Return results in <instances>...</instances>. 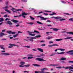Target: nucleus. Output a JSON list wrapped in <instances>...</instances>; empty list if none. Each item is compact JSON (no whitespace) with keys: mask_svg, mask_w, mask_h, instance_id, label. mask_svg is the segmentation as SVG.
<instances>
[{"mask_svg":"<svg viewBox=\"0 0 73 73\" xmlns=\"http://www.w3.org/2000/svg\"><path fill=\"white\" fill-rule=\"evenodd\" d=\"M63 40L62 39L60 38V39H56L55 40L56 41H61V40Z\"/></svg>","mask_w":73,"mask_h":73,"instance_id":"nucleus-20","label":"nucleus"},{"mask_svg":"<svg viewBox=\"0 0 73 73\" xmlns=\"http://www.w3.org/2000/svg\"><path fill=\"white\" fill-rule=\"evenodd\" d=\"M39 73H44V71H39L38 72Z\"/></svg>","mask_w":73,"mask_h":73,"instance_id":"nucleus-57","label":"nucleus"},{"mask_svg":"<svg viewBox=\"0 0 73 73\" xmlns=\"http://www.w3.org/2000/svg\"><path fill=\"white\" fill-rule=\"evenodd\" d=\"M18 33H23V32L20 31H18Z\"/></svg>","mask_w":73,"mask_h":73,"instance_id":"nucleus-61","label":"nucleus"},{"mask_svg":"<svg viewBox=\"0 0 73 73\" xmlns=\"http://www.w3.org/2000/svg\"><path fill=\"white\" fill-rule=\"evenodd\" d=\"M27 15H28V14L25 13L24 12L23 13H22V14L19 15V17H20V16H27Z\"/></svg>","mask_w":73,"mask_h":73,"instance_id":"nucleus-4","label":"nucleus"},{"mask_svg":"<svg viewBox=\"0 0 73 73\" xmlns=\"http://www.w3.org/2000/svg\"><path fill=\"white\" fill-rule=\"evenodd\" d=\"M9 45L10 46H9L8 47V48H13V46L15 45V44L10 43L9 44Z\"/></svg>","mask_w":73,"mask_h":73,"instance_id":"nucleus-7","label":"nucleus"},{"mask_svg":"<svg viewBox=\"0 0 73 73\" xmlns=\"http://www.w3.org/2000/svg\"><path fill=\"white\" fill-rule=\"evenodd\" d=\"M28 33H34V32L35 33H40L39 32H38L36 30H34L33 32H30V31H28Z\"/></svg>","mask_w":73,"mask_h":73,"instance_id":"nucleus-5","label":"nucleus"},{"mask_svg":"<svg viewBox=\"0 0 73 73\" xmlns=\"http://www.w3.org/2000/svg\"><path fill=\"white\" fill-rule=\"evenodd\" d=\"M20 64L21 65H23V66H24V65L25 64V62H20Z\"/></svg>","mask_w":73,"mask_h":73,"instance_id":"nucleus-17","label":"nucleus"},{"mask_svg":"<svg viewBox=\"0 0 73 73\" xmlns=\"http://www.w3.org/2000/svg\"><path fill=\"white\" fill-rule=\"evenodd\" d=\"M54 19H62L61 17H53Z\"/></svg>","mask_w":73,"mask_h":73,"instance_id":"nucleus-23","label":"nucleus"},{"mask_svg":"<svg viewBox=\"0 0 73 73\" xmlns=\"http://www.w3.org/2000/svg\"><path fill=\"white\" fill-rule=\"evenodd\" d=\"M61 2L62 3H63V4H66V2L64 1H61Z\"/></svg>","mask_w":73,"mask_h":73,"instance_id":"nucleus-41","label":"nucleus"},{"mask_svg":"<svg viewBox=\"0 0 73 73\" xmlns=\"http://www.w3.org/2000/svg\"><path fill=\"white\" fill-rule=\"evenodd\" d=\"M10 20V19H8V18H7L5 19V21H7V20Z\"/></svg>","mask_w":73,"mask_h":73,"instance_id":"nucleus-54","label":"nucleus"},{"mask_svg":"<svg viewBox=\"0 0 73 73\" xmlns=\"http://www.w3.org/2000/svg\"><path fill=\"white\" fill-rule=\"evenodd\" d=\"M72 37H68L67 38H64V39H66V40H68V39H70L71 38H72Z\"/></svg>","mask_w":73,"mask_h":73,"instance_id":"nucleus-28","label":"nucleus"},{"mask_svg":"<svg viewBox=\"0 0 73 73\" xmlns=\"http://www.w3.org/2000/svg\"><path fill=\"white\" fill-rule=\"evenodd\" d=\"M7 33H9V34H16V32H13L11 31H8L7 32Z\"/></svg>","mask_w":73,"mask_h":73,"instance_id":"nucleus-6","label":"nucleus"},{"mask_svg":"<svg viewBox=\"0 0 73 73\" xmlns=\"http://www.w3.org/2000/svg\"><path fill=\"white\" fill-rule=\"evenodd\" d=\"M73 20V18H71L69 19V20L70 21H72Z\"/></svg>","mask_w":73,"mask_h":73,"instance_id":"nucleus-58","label":"nucleus"},{"mask_svg":"<svg viewBox=\"0 0 73 73\" xmlns=\"http://www.w3.org/2000/svg\"><path fill=\"white\" fill-rule=\"evenodd\" d=\"M57 53H56V52H54V53H52V54L50 55V56H55L56 54H57Z\"/></svg>","mask_w":73,"mask_h":73,"instance_id":"nucleus-18","label":"nucleus"},{"mask_svg":"<svg viewBox=\"0 0 73 73\" xmlns=\"http://www.w3.org/2000/svg\"><path fill=\"white\" fill-rule=\"evenodd\" d=\"M43 15H45V16H47V15H48V14L46 13H44L43 14Z\"/></svg>","mask_w":73,"mask_h":73,"instance_id":"nucleus-51","label":"nucleus"},{"mask_svg":"<svg viewBox=\"0 0 73 73\" xmlns=\"http://www.w3.org/2000/svg\"><path fill=\"white\" fill-rule=\"evenodd\" d=\"M11 21L13 22L14 23H18V22H19V21L14 19L11 20Z\"/></svg>","mask_w":73,"mask_h":73,"instance_id":"nucleus-9","label":"nucleus"},{"mask_svg":"<svg viewBox=\"0 0 73 73\" xmlns=\"http://www.w3.org/2000/svg\"><path fill=\"white\" fill-rule=\"evenodd\" d=\"M48 70V69L47 68H43V69H41V71H43V70Z\"/></svg>","mask_w":73,"mask_h":73,"instance_id":"nucleus-34","label":"nucleus"},{"mask_svg":"<svg viewBox=\"0 0 73 73\" xmlns=\"http://www.w3.org/2000/svg\"><path fill=\"white\" fill-rule=\"evenodd\" d=\"M27 0H22V1L23 2H25V3L27 2Z\"/></svg>","mask_w":73,"mask_h":73,"instance_id":"nucleus-45","label":"nucleus"},{"mask_svg":"<svg viewBox=\"0 0 73 73\" xmlns=\"http://www.w3.org/2000/svg\"><path fill=\"white\" fill-rule=\"evenodd\" d=\"M48 46L49 47H51L53 46H58V45L57 44H54L51 45H48Z\"/></svg>","mask_w":73,"mask_h":73,"instance_id":"nucleus-10","label":"nucleus"},{"mask_svg":"<svg viewBox=\"0 0 73 73\" xmlns=\"http://www.w3.org/2000/svg\"><path fill=\"white\" fill-rule=\"evenodd\" d=\"M6 35H7L6 34H4V33L3 32H1L0 33V37H3V36Z\"/></svg>","mask_w":73,"mask_h":73,"instance_id":"nucleus-3","label":"nucleus"},{"mask_svg":"<svg viewBox=\"0 0 73 73\" xmlns=\"http://www.w3.org/2000/svg\"><path fill=\"white\" fill-rule=\"evenodd\" d=\"M53 38V36H48L47 37L46 39H47L48 40H50V39H52V38Z\"/></svg>","mask_w":73,"mask_h":73,"instance_id":"nucleus-21","label":"nucleus"},{"mask_svg":"<svg viewBox=\"0 0 73 73\" xmlns=\"http://www.w3.org/2000/svg\"><path fill=\"white\" fill-rule=\"evenodd\" d=\"M33 65L34 66H37V67H38L40 66V65L37 64H33Z\"/></svg>","mask_w":73,"mask_h":73,"instance_id":"nucleus-15","label":"nucleus"},{"mask_svg":"<svg viewBox=\"0 0 73 73\" xmlns=\"http://www.w3.org/2000/svg\"><path fill=\"white\" fill-rule=\"evenodd\" d=\"M4 21V19L3 18H0V22H2Z\"/></svg>","mask_w":73,"mask_h":73,"instance_id":"nucleus-29","label":"nucleus"},{"mask_svg":"<svg viewBox=\"0 0 73 73\" xmlns=\"http://www.w3.org/2000/svg\"><path fill=\"white\" fill-rule=\"evenodd\" d=\"M40 17V19H41V20H49V18H44L43 17H41V16H37V17L38 18V17Z\"/></svg>","mask_w":73,"mask_h":73,"instance_id":"nucleus-1","label":"nucleus"},{"mask_svg":"<svg viewBox=\"0 0 73 73\" xmlns=\"http://www.w3.org/2000/svg\"><path fill=\"white\" fill-rule=\"evenodd\" d=\"M38 57H41V56H45V54L43 53L40 54V56H37Z\"/></svg>","mask_w":73,"mask_h":73,"instance_id":"nucleus-16","label":"nucleus"},{"mask_svg":"<svg viewBox=\"0 0 73 73\" xmlns=\"http://www.w3.org/2000/svg\"><path fill=\"white\" fill-rule=\"evenodd\" d=\"M5 11H6V12H8V13H11V11L7 9H6L5 10Z\"/></svg>","mask_w":73,"mask_h":73,"instance_id":"nucleus-24","label":"nucleus"},{"mask_svg":"<svg viewBox=\"0 0 73 73\" xmlns=\"http://www.w3.org/2000/svg\"><path fill=\"white\" fill-rule=\"evenodd\" d=\"M22 11V9H16L15 11H13V12H16L17 11Z\"/></svg>","mask_w":73,"mask_h":73,"instance_id":"nucleus-14","label":"nucleus"},{"mask_svg":"<svg viewBox=\"0 0 73 73\" xmlns=\"http://www.w3.org/2000/svg\"><path fill=\"white\" fill-rule=\"evenodd\" d=\"M8 6H6L5 7H3V9H8Z\"/></svg>","mask_w":73,"mask_h":73,"instance_id":"nucleus-37","label":"nucleus"},{"mask_svg":"<svg viewBox=\"0 0 73 73\" xmlns=\"http://www.w3.org/2000/svg\"><path fill=\"white\" fill-rule=\"evenodd\" d=\"M56 68L58 69H61L62 67L61 66H59L56 67Z\"/></svg>","mask_w":73,"mask_h":73,"instance_id":"nucleus-47","label":"nucleus"},{"mask_svg":"<svg viewBox=\"0 0 73 73\" xmlns=\"http://www.w3.org/2000/svg\"><path fill=\"white\" fill-rule=\"evenodd\" d=\"M19 16H14V17H19Z\"/></svg>","mask_w":73,"mask_h":73,"instance_id":"nucleus-62","label":"nucleus"},{"mask_svg":"<svg viewBox=\"0 0 73 73\" xmlns=\"http://www.w3.org/2000/svg\"><path fill=\"white\" fill-rule=\"evenodd\" d=\"M66 19H59L60 21H64V20H65Z\"/></svg>","mask_w":73,"mask_h":73,"instance_id":"nucleus-43","label":"nucleus"},{"mask_svg":"<svg viewBox=\"0 0 73 73\" xmlns=\"http://www.w3.org/2000/svg\"><path fill=\"white\" fill-rule=\"evenodd\" d=\"M43 29H41V30H42V31H44V30H45L46 29V28L45 27H43Z\"/></svg>","mask_w":73,"mask_h":73,"instance_id":"nucleus-46","label":"nucleus"},{"mask_svg":"<svg viewBox=\"0 0 73 73\" xmlns=\"http://www.w3.org/2000/svg\"><path fill=\"white\" fill-rule=\"evenodd\" d=\"M68 62L69 63H73V61L70 60Z\"/></svg>","mask_w":73,"mask_h":73,"instance_id":"nucleus-48","label":"nucleus"},{"mask_svg":"<svg viewBox=\"0 0 73 73\" xmlns=\"http://www.w3.org/2000/svg\"><path fill=\"white\" fill-rule=\"evenodd\" d=\"M29 34L30 36H35V34H31V33H29Z\"/></svg>","mask_w":73,"mask_h":73,"instance_id":"nucleus-31","label":"nucleus"},{"mask_svg":"<svg viewBox=\"0 0 73 73\" xmlns=\"http://www.w3.org/2000/svg\"><path fill=\"white\" fill-rule=\"evenodd\" d=\"M38 72H39V71H35V73H39Z\"/></svg>","mask_w":73,"mask_h":73,"instance_id":"nucleus-63","label":"nucleus"},{"mask_svg":"<svg viewBox=\"0 0 73 73\" xmlns=\"http://www.w3.org/2000/svg\"><path fill=\"white\" fill-rule=\"evenodd\" d=\"M46 45L45 44H41V46H45Z\"/></svg>","mask_w":73,"mask_h":73,"instance_id":"nucleus-53","label":"nucleus"},{"mask_svg":"<svg viewBox=\"0 0 73 73\" xmlns=\"http://www.w3.org/2000/svg\"><path fill=\"white\" fill-rule=\"evenodd\" d=\"M47 23H51V21L49 20H48L46 21Z\"/></svg>","mask_w":73,"mask_h":73,"instance_id":"nucleus-50","label":"nucleus"},{"mask_svg":"<svg viewBox=\"0 0 73 73\" xmlns=\"http://www.w3.org/2000/svg\"><path fill=\"white\" fill-rule=\"evenodd\" d=\"M26 24H30V25H32L34 24V23L33 22L28 23L27 22Z\"/></svg>","mask_w":73,"mask_h":73,"instance_id":"nucleus-30","label":"nucleus"},{"mask_svg":"<svg viewBox=\"0 0 73 73\" xmlns=\"http://www.w3.org/2000/svg\"><path fill=\"white\" fill-rule=\"evenodd\" d=\"M23 72L24 73H25L26 72H27V73H29V71H23Z\"/></svg>","mask_w":73,"mask_h":73,"instance_id":"nucleus-56","label":"nucleus"},{"mask_svg":"<svg viewBox=\"0 0 73 73\" xmlns=\"http://www.w3.org/2000/svg\"><path fill=\"white\" fill-rule=\"evenodd\" d=\"M29 17H30L31 19V20H35V18L31 16H30Z\"/></svg>","mask_w":73,"mask_h":73,"instance_id":"nucleus-38","label":"nucleus"},{"mask_svg":"<svg viewBox=\"0 0 73 73\" xmlns=\"http://www.w3.org/2000/svg\"><path fill=\"white\" fill-rule=\"evenodd\" d=\"M7 23L8 24H9V25H13V23H12L10 21H7Z\"/></svg>","mask_w":73,"mask_h":73,"instance_id":"nucleus-11","label":"nucleus"},{"mask_svg":"<svg viewBox=\"0 0 73 73\" xmlns=\"http://www.w3.org/2000/svg\"><path fill=\"white\" fill-rule=\"evenodd\" d=\"M1 54H2L3 55H4V56H8V55H9V53H3Z\"/></svg>","mask_w":73,"mask_h":73,"instance_id":"nucleus-8","label":"nucleus"},{"mask_svg":"<svg viewBox=\"0 0 73 73\" xmlns=\"http://www.w3.org/2000/svg\"><path fill=\"white\" fill-rule=\"evenodd\" d=\"M7 15H5L3 16L4 17H7Z\"/></svg>","mask_w":73,"mask_h":73,"instance_id":"nucleus-59","label":"nucleus"},{"mask_svg":"<svg viewBox=\"0 0 73 73\" xmlns=\"http://www.w3.org/2000/svg\"><path fill=\"white\" fill-rule=\"evenodd\" d=\"M64 14H65V15H70V14L67 13H64Z\"/></svg>","mask_w":73,"mask_h":73,"instance_id":"nucleus-49","label":"nucleus"},{"mask_svg":"<svg viewBox=\"0 0 73 73\" xmlns=\"http://www.w3.org/2000/svg\"><path fill=\"white\" fill-rule=\"evenodd\" d=\"M33 58V56H29L27 58L28 60H30V59H32V58Z\"/></svg>","mask_w":73,"mask_h":73,"instance_id":"nucleus-33","label":"nucleus"},{"mask_svg":"<svg viewBox=\"0 0 73 73\" xmlns=\"http://www.w3.org/2000/svg\"><path fill=\"white\" fill-rule=\"evenodd\" d=\"M11 8L12 9H11V11H13V12L14 10H15V11H16V9H15V8L13 7H12Z\"/></svg>","mask_w":73,"mask_h":73,"instance_id":"nucleus-39","label":"nucleus"},{"mask_svg":"<svg viewBox=\"0 0 73 73\" xmlns=\"http://www.w3.org/2000/svg\"><path fill=\"white\" fill-rule=\"evenodd\" d=\"M35 60H38L39 61H46V60H44L43 58H36L35 59Z\"/></svg>","mask_w":73,"mask_h":73,"instance_id":"nucleus-2","label":"nucleus"},{"mask_svg":"<svg viewBox=\"0 0 73 73\" xmlns=\"http://www.w3.org/2000/svg\"><path fill=\"white\" fill-rule=\"evenodd\" d=\"M66 33L68 34H70V35H73V32H66Z\"/></svg>","mask_w":73,"mask_h":73,"instance_id":"nucleus-22","label":"nucleus"},{"mask_svg":"<svg viewBox=\"0 0 73 73\" xmlns=\"http://www.w3.org/2000/svg\"><path fill=\"white\" fill-rule=\"evenodd\" d=\"M29 40L31 41H33V40L32 39H31V38L29 39Z\"/></svg>","mask_w":73,"mask_h":73,"instance_id":"nucleus-52","label":"nucleus"},{"mask_svg":"<svg viewBox=\"0 0 73 73\" xmlns=\"http://www.w3.org/2000/svg\"><path fill=\"white\" fill-rule=\"evenodd\" d=\"M7 38H2L1 39V41H6V40H7Z\"/></svg>","mask_w":73,"mask_h":73,"instance_id":"nucleus-42","label":"nucleus"},{"mask_svg":"<svg viewBox=\"0 0 73 73\" xmlns=\"http://www.w3.org/2000/svg\"><path fill=\"white\" fill-rule=\"evenodd\" d=\"M62 68H64L65 69H70V68H69V66H67L66 67L64 66H63Z\"/></svg>","mask_w":73,"mask_h":73,"instance_id":"nucleus-25","label":"nucleus"},{"mask_svg":"<svg viewBox=\"0 0 73 73\" xmlns=\"http://www.w3.org/2000/svg\"><path fill=\"white\" fill-rule=\"evenodd\" d=\"M58 30H60L59 29H57L56 28H53V31H55V32H57Z\"/></svg>","mask_w":73,"mask_h":73,"instance_id":"nucleus-12","label":"nucleus"},{"mask_svg":"<svg viewBox=\"0 0 73 73\" xmlns=\"http://www.w3.org/2000/svg\"><path fill=\"white\" fill-rule=\"evenodd\" d=\"M27 38H30V39H35L36 38L35 37H27Z\"/></svg>","mask_w":73,"mask_h":73,"instance_id":"nucleus-19","label":"nucleus"},{"mask_svg":"<svg viewBox=\"0 0 73 73\" xmlns=\"http://www.w3.org/2000/svg\"><path fill=\"white\" fill-rule=\"evenodd\" d=\"M60 60H66V58L62 57L60 59Z\"/></svg>","mask_w":73,"mask_h":73,"instance_id":"nucleus-32","label":"nucleus"},{"mask_svg":"<svg viewBox=\"0 0 73 73\" xmlns=\"http://www.w3.org/2000/svg\"><path fill=\"white\" fill-rule=\"evenodd\" d=\"M69 69H73V65H71V66H70Z\"/></svg>","mask_w":73,"mask_h":73,"instance_id":"nucleus-36","label":"nucleus"},{"mask_svg":"<svg viewBox=\"0 0 73 73\" xmlns=\"http://www.w3.org/2000/svg\"><path fill=\"white\" fill-rule=\"evenodd\" d=\"M1 49H3V50H5V48L4 47H1Z\"/></svg>","mask_w":73,"mask_h":73,"instance_id":"nucleus-60","label":"nucleus"},{"mask_svg":"<svg viewBox=\"0 0 73 73\" xmlns=\"http://www.w3.org/2000/svg\"><path fill=\"white\" fill-rule=\"evenodd\" d=\"M19 34H16L15 35H14L13 36V37H14V38H15V37H17V36H18V35Z\"/></svg>","mask_w":73,"mask_h":73,"instance_id":"nucleus-40","label":"nucleus"},{"mask_svg":"<svg viewBox=\"0 0 73 73\" xmlns=\"http://www.w3.org/2000/svg\"><path fill=\"white\" fill-rule=\"evenodd\" d=\"M24 66H25V67H29L30 66V64H26V65H24Z\"/></svg>","mask_w":73,"mask_h":73,"instance_id":"nucleus-35","label":"nucleus"},{"mask_svg":"<svg viewBox=\"0 0 73 73\" xmlns=\"http://www.w3.org/2000/svg\"><path fill=\"white\" fill-rule=\"evenodd\" d=\"M41 35H36L35 36V37L38 38L39 37H41Z\"/></svg>","mask_w":73,"mask_h":73,"instance_id":"nucleus-44","label":"nucleus"},{"mask_svg":"<svg viewBox=\"0 0 73 73\" xmlns=\"http://www.w3.org/2000/svg\"><path fill=\"white\" fill-rule=\"evenodd\" d=\"M36 23L37 24H41V25H43L44 24L41 23V22H39V21H36Z\"/></svg>","mask_w":73,"mask_h":73,"instance_id":"nucleus-27","label":"nucleus"},{"mask_svg":"<svg viewBox=\"0 0 73 73\" xmlns=\"http://www.w3.org/2000/svg\"><path fill=\"white\" fill-rule=\"evenodd\" d=\"M19 67H22L23 68H24V66L22 65H19Z\"/></svg>","mask_w":73,"mask_h":73,"instance_id":"nucleus-64","label":"nucleus"},{"mask_svg":"<svg viewBox=\"0 0 73 73\" xmlns=\"http://www.w3.org/2000/svg\"><path fill=\"white\" fill-rule=\"evenodd\" d=\"M58 49L60 50L62 52V51H64V50H65V49H64L63 48H58Z\"/></svg>","mask_w":73,"mask_h":73,"instance_id":"nucleus-26","label":"nucleus"},{"mask_svg":"<svg viewBox=\"0 0 73 73\" xmlns=\"http://www.w3.org/2000/svg\"><path fill=\"white\" fill-rule=\"evenodd\" d=\"M37 50H38L40 52H43V49L41 48H37Z\"/></svg>","mask_w":73,"mask_h":73,"instance_id":"nucleus-13","label":"nucleus"},{"mask_svg":"<svg viewBox=\"0 0 73 73\" xmlns=\"http://www.w3.org/2000/svg\"><path fill=\"white\" fill-rule=\"evenodd\" d=\"M24 46V47H26L27 48H30V46Z\"/></svg>","mask_w":73,"mask_h":73,"instance_id":"nucleus-55","label":"nucleus"}]
</instances>
